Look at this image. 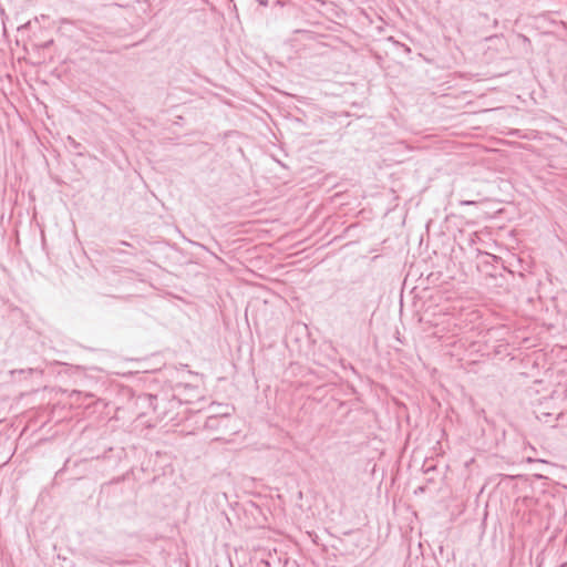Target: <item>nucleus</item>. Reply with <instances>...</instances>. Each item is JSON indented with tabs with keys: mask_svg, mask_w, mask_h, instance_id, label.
<instances>
[{
	"mask_svg": "<svg viewBox=\"0 0 567 567\" xmlns=\"http://www.w3.org/2000/svg\"><path fill=\"white\" fill-rule=\"evenodd\" d=\"M285 120L286 128L295 132L296 134H306V132L301 130V127L305 126V123L299 116L293 115L290 112H286Z\"/></svg>",
	"mask_w": 567,
	"mask_h": 567,
	"instance_id": "f257e3e1",
	"label": "nucleus"
},
{
	"mask_svg": "<svg viewBox=\"0 0 567 567\" xmlns=\"http://www.w3.org/2000/svg\"><path fill=\"white\" fill-rule=\"evenodd\" d=\"M153 400H155V401H156V400H157V396H152V398H151V401H153Z\"/></svg>",
	"mask_w": 567,
	"mask_h": 567,
	"instance_id": "20e7f679",
	"label": "nucleus"
},
{
	"mask_svg": "<svg viewBox=\"0 0 567 567\" xmlns=\"http://www.w3.org/2000/svg\"><path fill=\"white\" fill-rule=\"evenodd\" d=\"M465 205H472L474 202H464Z\"/></svg>",
	"mask_w": 567,
	"mask_h": 567,
	"instance_id": "7ed1b4c3",
	"label": "nucleus"
},
{
	"mask_svg": "<svg viewBox=\"0 0 567 567\" xmlns=\"http://www.w3.org/2000/svg\"><path fill=\"white\" fill-rule=\"evenodd\" d=\"M259 6L267 7L269 4H272L274 7H282L284 2L281 0H272L271 2L269 0H257Z\"/></svg>",
	"mask_w": 567,
	"mask_h": 567,
	"instance_id": "f03ea898",
	"label": "nucleus"
}]
</instances>
